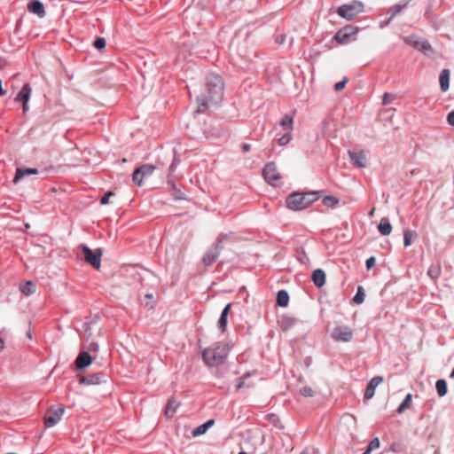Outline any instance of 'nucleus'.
<instances>
[{"instance_id":"23","label":"nucleus","mask_w":454,"mask_h":454,"mask_svg":"<svg viewBox=\"0 0 454 454\" xmlns=\"http://www.w3.org/2000/svg\"><path fill=\"white\" fill-rule=\"evenodd\" d=\"M231 303L227 304L223 309L221 317L218 320V327L222 333H224L227 325V317L231 310Z\"/></svg>"},{"instance_id":"7","label":"nucleus","mask_w":454,"mask_h":454,"mask_svg":"<svg viewBox=\"0 0 454 454\" xmlns=\"http://www.w3.org/2000/svg\"><path fill=\"white\" fill-rule=\"evenodd\" d=\"M155 170V167L151 164H144L141 167L135 169L132 181L137 186H142L144 184V180L150 177Z\"/></svg>"},{"instance_id":"8","label":"nucleus","mask_w":454,"mask_h":454,"mask_svg":"<svg viewBox=\"0 0 454 454\" xmlns=\"http://www.w3.org/2000/svg\"><path fill=\"white\" fill-rule=\"evenodd\" d=\"M223 249L222 242L219 240L217 243L213 245L204 254L202 262L205 266L212 265L219 257V254Z\"/></svg>"},{"instance_id":"44","label":"nucleus","mask_w":454,"mask_h":454,"mask_svg":"<svg viewBox=\"0 0 454 454\" xmlns=\"http://www.w3.org/2000/svg\"><path fill=\"white\" fill-rule=\"evenodd\" d=\"M365 263H366V268H367L368 270H370V269H371V268H372V267L374 266V264H375V258H374L373 256H372V257L368 258V259L366 260V262H365Z\"/></svg>"},{"instance_id":"36","label":"nucleus","mask_w":454,"mask_h":454,"mask_svg":"<svg viewBox=\"0 0 454 454\" xmlns=\"http://www.w3.org/2000/svg\"><path fill=\"white\" fill-rule=\"evenodd\" d=\"M364 300V293L363 287L359 286L357 289V293L353 298V301L356 304H361Z\"/></svg>"},{"instance_id":"6","label":"nucleus","mask_w":454,"mask_h":454,"mask_svg":"<svg viewBox=\"0 0 454 454\" xmlns=\"http://www.w3.org/2000/svg\"><path fill=\"white\" fill-rule=\"evenodd\" d=\"M262 175L266 182L273 186H278L281 184V176L274 162H269L264 166Z\"/></svg>"},{"instance_id":"30","label":"nucleus","mask_w":454,"mask_h":454,"mask_svg":"<svg viewBox=\"0 0 454 454\" xmlns=\"http://www.w3.org/2000/svg\"><path fill=\"white\" fill-rule=\"evenodd\" d=\"M289 301V295L285 290H281L277 295V303L281 307H286Z\"/></svg>"},{"instance_id":"32","label":"nucleus","mask_w":454,"mask_h":454,"mask_svg":"<svg viewBox=\"0 0 454 454\" xmlns=\"http://www.w3.org/2000/svg\"><path fill=\"white\" fill-rule=\"evenodd\" d=\"M417 236L414 231L404 230L403 231V245L405 247L411 244L412 239Z\"/></svg>"},{"instance_id":"31","label":"nucleus","mask_w":454,"mask_h":454,"mask_svg":"<svg viewBox=\"0 0 454 454\" xmlns=\"http://www.w3.org/2000/svg\"><path fill=\"white\" fill-rule=\"evenodd\" d=\"M411 402H412V395L408 394L405 396V399L403 401V403L397 408V410H396L397 413H399V414L403 413L405 410L411 408Z\"/></svg>"},{"instance_id":"22","label":"nucleus","mask_w":454,"mask_h":454,"mask_svg":"<svg viewBox=\"0 0 454 454\" xmlns=\"http://www.w3.org/2000/svg\"><path fill=\"white\" fill-rule=\"evenodd\" d=\"M450 70L449 69H443L439 76V82L441 90L445 92L450 88Z\"/></svg>"},{"instance_id":"46","label":"nucleus","mask_w":454,"mask_h":454,"mask_svg":"<svg viewBox=\"0 0 454 454\" xmlns=\"http://www.w3.org/2000/svg\"><path fill=\"white\" fill-rule=\"evenodd\" d=\"M248 377V374L243 376L240 380H239V382L237 384V387L236 388L237 389H240L242 388L244 386H245V379Z\"/></svg>"},{"instance_id":"54","label":"nucleus","mask_w":454,"mask_h":454,"mask_svg":"<svg viewBox=\"0 0 454 454\" xmlns=\"http://www.w3.org/2000/svg\"><path fill=\"white\" fill-rule=\"evenodd\" d=\"M374 213H375V208H372V209L370 211V213H369L370 216H372V215H374Z\"/></svg>"},{"instance_id":"12","label":"nucleus","mask_w":454,"mask_h":454,"mask_svg":"<svg viewBox=\"0 0 454 454\" xmlns=\"http://www.w3.org/2000/svg\"><path fill=\"white\" fill-rule=\"evenodd\" d=\"M349 157L353 165L357 168H365L367 165V157L364 151H349Z\"/></svg>"},{"instance_id":"27","label":"nucleus","mask_w":454,"mask_h":454,"mask_svg":"<svg viewBox=\"0 0 454 454\" xmlns=\"http://www.w3.org/2000/svg\"><path fill=\"white\" fill-rule=\"evenodd\" d=\"M378 229H379V231L384 235V236H387V235H389L392 231V225L390 224L389 221L387 218H382L380 220V223L378 226Z\"/></svg>"},{"instance_id":"41","label":"nucleus","mask_w":454,"mask_h":454,"mask_svg":"<svg viewBox=\"0 0 454 454\" xmlns=\"http://www.w3.org/2000/svg\"><path fill=\"white\" fill-rule=\"evenodd\" d=\"M347 82H348V78L344 77L342 81L335 83V85H334L335 90L340 91V90H343L345 88V85Z\"/></svg>"},{"instance_id":"37","label":"nucleus","mask_w":454,"mask_h":454,"mask_svg":"<svg viewBox=\"0 0 454 454\" xmlns=\"http://www.w3.org/2000/svg\"><path fill=\"white\" fill-rule=\"evenodd\" d=\"M300 394L305 397H312L315 394V391L312 387L305 386L300 389Z\"/></svg>"},{"instance_id":"49","label":"nucleus","mask_w":454,"mask_h":454,"mask_svg":"<svg viewBox=\"0 0 454 454\" xmlns=\"http://www.w3.org/2000/svg\"><path fill=\"white\" fill-rule=\"evenodd\" d=\"M390 95L388 93H385L383 97V105H387L388 103V98Z\"/></svg>"},{"instance_id":"51","label":"nucleus","mask_w":454,"mask_h":454,"mask_svg":"<svg viewBox=\"0 0 454 454\" xmlns=\"http://www.w3.org/2000/svg\"><path fill=\"white\" fill-rule=\"evenodd\" d=\"M4 94H5V91L3 90L2 81L0 80V96H3Z\"/></svg>"},{"instance_id":"5","label":"nucleus","mask_w":454,"mask_h":454,"mask_svg":"<svg viewBox=\"0 0 454 454\" xmlns=\"http://www.w3.org/2000/svg\"><path fill=\"white\" fill-rule=\"evenodd\" d=\"M64 411L65 407L63 405L51 406L49 408L43 418L45 427L56 426L61 420Z\"/></svg>"},{"instance_id":"17","label":"nucleus","mask_w":454,"mask_h":454,"mask_svg":"<svg viewBox=\"0 0 454 454\" xmlns=\"http://www.w3.org/2000/svg\"><path fill=\"white\" fill-rule=\"evenodd\" d=\"M27 10L40 18H43L45 16L44 6L43 3L38 0L31 2L27 5Z\"/></svg>"},{"instance_id":"2","label":"nucleus","mask_w":454,"mask_h":454,"mask_svg":"<svg viewBox=\"0 0 454 454\" xmlns=\"http://www.w3.org/2000/svg\"><path fill=\"white\" fill-rule=\"evenodd\" d=\"M231 348V346L228 343L216 342L204 349L202 358L207 365L210 367L218 366L225 361Z\"/></svg>"},{"instance_id":"1","label":"nucleus","mask_w":454,"mask_h":454,"mask_svg":"<svg viewBox=\"0 0 454 454\" xmlns=\"http://www.w3.org/2000/svg\"><path fill=\"white\" fill-rule=\"evenodd\" d=\"M224 83L222 77L215 74H209L197 98L200 102L198 111L203 112L208 106L217 105L222 101Z\"/></svg>"},{"instance_id":"4","label":"nucleus","mask_w":454,"mask_h":454,"mask_svg":"<svg viewBox=\"0 0 454 454\" xmlns=\"http://www.w3.org/2000/svg\"><path fill=\"white\" fill-rule=\"evenodd\" d=\"M364 12V4L361 1H352L349 4H343L337 9V14L347 20H352L360 13Z\"/></svg>"},{"instance_id":"45","label":"nucleus","mask_w":454,"mask_h":454,"mask_svg":"<svg viewBox=\"0 0 454 454\" xmlns=\"http://www.w3.org/2000/svg\"><path fill=\"white\" fill-rule=\"evenodd\" d=\"M447 121L450 125L454 126V110L448 114Z\"/></svg>"},{"instance_id":"42","label":"nucleus","mask_w":454,"mask_h":454,"mask_svg":"<svg viewBox=\"0 0 454 454\" xmlns=\"http://www.w3.org/2000/svg\"><path fill=\"white\" fill-rule=\"evenodd\" d=\"M114 193L113 192H107L100 200V204L101 205H106L108 203L109 201V199L114 196Z\"/></svg>"},{"instance_id":"35","label":"nucleus","mask_w":454,"mask_h":454,"mask_svg":"<svg viewBox=\"0 0 454 454\" xmlns=\"http://www.w3.org/2000/svg\"><path fill=\"white\" fill-rule=\"evenodd\" d=\"M75 366L77 369H83L85 368V351L81 350L76 361H75Z\"/></svg>"},{"instance_id":"56","label":"nucleus","mask_w":454,"mask_h":454,"mask_svg":"<svg viewBox=\"0 0 454 454\" xmlns=\"http://www.w3.org/2000/svg\"><path fill=\"white\" fill-rule=\"evenodd\" d=\"M371 452H368V449L363 453V454H370Z\"/></svg>"},{"instance_id":"21","label":"nucleus","mask_w":454,"mask_h":454,"mask_svg":"<svg viewBox=\"0 0 454 454\" xmlns=\"http://www.w3.org/2000/svg\"><path fill=\"white\" fill-rule=\"evenodd\" d=\"M98 351V345L96 342H91L87 348V367L97 359Z\"/></svg>"},{"instance_id":"48","label":"nucleus","mask_w":454,"mask_h":454,"mask_svg":"<svg viewBox=\"0 0 454 454\" xmlns=\"http://www.w3.org/2000/svg\"><path fill=\"white\" fill-rule=\"evenodd\" d=\"M28 109H29L28 102L22 103L23 113L26 114L28 111Z\"/></svg>"},{"instance_id":"9","label":"nucleus","mask_w":454,"mask_h":454,"mask_svg":"<svg viewBox=\"0 0 454 454\" xmlns=\"http://www.w3.org/2000/svg\"><path fill=\"white\" fill-rule=\"evenodd\" d=\"M332 337L336 341L348 342L353 339V332L347 325L338 326L333 330Z\"/></svg>"},{"instance_id":"24","label":"nucleus","mask_w":454,"mask_h":454,"mask_svg":"<svg viewBox=\"0 0 454 454\" xmlns=\"http://www.w3.org/2000/svg\"><path fill=\"white\" fill-rule=\"evenodd\" d=\"M311 278L315 286L318 287L323 286L325 283V273L320 269L315 270Z\"/></svg>"},{"instance_id":"28","label":"nucleus","mask_w":454,"mask_h":454,"mask_svg":"<svg viewBox=\"0 0 454 454\" xmlns=\"http://www.w3.org/2000/svg\"><path fill=\"white\" fill-rule=\"evenodd\" d=\"M20 290L22 294L28 296L35 292V286L32 281H27L20 286Z\"/></svg>"},{"instance_id":"10","label":"nucleus","mask_w":454,"mask_h":454,"mask_svg":"<svg viewBox=\"0 0 454 454\" xmlns=\"http://www.w3.org/2000/svg\"><path fill=\"white\" fill-rule=\"evenodd\" d=\"M358 27H354L351 25L345 26L336 33L334 39L339 43H346L350 36L358 33Z\"/></svg>"},{"instance_id":"15","label":"nucleus","mask_w":454,"mask_h":454,"mask_svg":"<svg viewBox=\"0 0 454 454\" xmlns=\"http://www.w3.org/2000/svg\"><path fill=\"white\" fill-rule=\"evenodd\" d=\"M383 381V378L380 376H376L372 378L364 391V398L371 399L373 397L376 387Z\"/></svg>"},{"instance_id":"47","label":"nucleus","mask_w":454,"mask_h":454,"mask_svg":"<svg viewBox=\"0 0 454 454\" xmlns=\"http://www.w3.org/2000/svg\"><path fill=\"white\" fill-rule=\"evenodd\" d=\"M251 148V145L249 144H243L242 150L244 153H247Z\"/></svg>"},{"instance_id":"18","label":"nucleus","mask_w":454,"mask_h":454,"mask_svg":"<svg viewBox=\"0 0 454 454\" xmlns=\"http://www.w3.org/2000/svg\"><path fill=\"white\" fill-rule=\"evenodd\" d=\"M38 173V169L35 168H17L16 174L13 178V183L17 184L19 183L24 176H29V175H36Z\"/></svg>"},{"instance_id":"14","label":"nucleus","mask_w":454,"mask_h":454,"mask_svg":"<svg viewBox=\"0 0 454 454\" xmlns=\"http://www.w3.org/2000/svg\"><path fill=\"white\" fill-rule=\"evenodd\" d=\"M408 3H403V4H395L394 6H392L391 8H389L388 10V13H390V17L387 20H385L384 21H381L380 23V28H383L384 27L387 26L390 24V22L392 21V20L399 13L401 12V11L403 9H404L406 6H407Z\"/></svg>"},{"instance_id":"3","label":"nucleus","mask_w":454,"mask_h":454,"mask_svg":"<svg viewBox=\"0 0 454 454\" xmlns=\"http://www.w3.org/2000/svg\"><path fill=\"white\" fill-rule=\"evenodd\" d=\"M318 199L317 192L298 193L294 192L286 199V206L292 210H301Z\"/></svg>"},{"instance_id":"55","label":"nucleus","mask_w":454,"mask_h":454,"mask_svg":"<svg viewBox=\"0 0 454 454\" xmlns=\"http://www.w3.org/2000/svg\"><path fill=\"white\" fill-rule=\"evenodd\" d=\"M450 378L454 379V368H453V370H452V372L450 373Z\"/></svg>"},{"instance_id":"39","label":"nucleus","mask_w":454,"mask_h":454,"mask_svg":"<svg viewBox=\"0 0 454 454\" xmlns=\"http://www.w3.org/2000/svg\"><path fill=\"white\" fill-rule=\"evenodd\" d=\"M292 139L291 133L288 131L285 135H283L280 138H278V143L279 145L283 146L287 145Z\"/></svg>"},{"instance_id":"57","label":"nucleus","mask_w":454,"mask_h":454,"mask_svg":"<svg viewBox=\"0 0 454 454\" xmlns=\"http://www.w3.org/2000/svg\"><path fill=\"white\" fill-rule=\"evenodd\" d=\"M239 454H247V453H246V452H244V451H241V452H239Z\"/></svg>"},{"instance_id":"34","label":"nucleus","mask_w":454,"mask_h":454,"mask_svg":"<svg viewBox=\"0 0 454 454\" xmlns=\"http://www.w3.org/2000/svg\"><path fill=\"white\" fill-rule=\"evenodd\" d=\"M323 204L328 207H333L339 204V200L333 196H325L323 199Z\"/></svg>"},{"instance_id":"52","label":"nucleus","mask_w":454,"mask_h":454,"mask_svg":"<svg viewBox=\"0 0 454 454\" xmlns=\"http://www.w3.org/2000/svg\"><path fill=\"white\" fill-rule=\"evenodd\" d=\"M79 378H80V379H79V381H80V383H81V384H82V383H84V382H85V378H84V376H82V375H79Z\"/></svg>"},{"instance_id":"33","label":"nucleus","mask_w":454,"mask_h":454,"mask_svg":"<svg viewBox=\"0 0 454 454\" xmlns=\"http://www.w3.org/2000/svg\"><path fill=\"white\" fill-rule=\"evenodd\" d=\"M435 387L439 396L442 397L447 394V383L444 380H438Z\"/></svg>"},{"instance_id":"43","label":"nucleus","mask_w":454,"mask_h":454,"mask_svg":"<svg viewBox=\"0 0 454 454\" xmlns=\"http://www.w3.org/2000/svg\"><path fill=\"white\" fill-rule=\"evenodd\" d=\"M427 274L432 278H437L440 275V270L438 268H435V269L430 268L427 271Z\"/></svg>"},{"instance_id":"38","label":"nucleus","mask_w":454,"mask_h":454,"mask_svg":"<svg viewBox=\"0 0 454 454\" xmlns=\"http://www.w3.org/2000/svg\"><path fill=\"white\" fill-rule=\"evenodd\" d=\"M106 39L103 38V37H98L94 42H93V46L98 50V51H101L103 50L105 47H106Z\"/></svg>"},{"instance_id":"40","label":"nucleus","mask_w":454,"mask_h":454,"mask_svg":"<svg viewBox=\"0 0 454 454\" xmlns=\"http://www.w3.org/2000/svg\"><path fill=\"white\" fill-rule=\"evenodd\" d=\"M378 448H380V440L378 437H375L370 442V443L367 447L368 452H372V450H374Z\"/></svg>"},{"instance_id":"13","label":"nucleus","mask_w":454,"mask_h":454,"mask_svg":"<svg viewBox=\"0 0 454 454\" xmlns=\"http://www.w3.org/2000/svg\"><path fill=\"white\" fill-rule=\"evenodd\" d=\"M404 42L420 51L426 52L431 50V45L427 41L418 40L415 36H408L404 38Z\"/></svg>"},{"instance_id":"25","label":"nucleus","mask_w":454,"mask_h":454,"mask_svg":"<svg viewBox=\"0 0 454 454\" xmlns=\"http://www.w3.org/2000/svg\"><path fill=\"white\" fill-rule=\"evenodd\" d=\"M214 424H215L214 419L207 420L204 424H202L193 429V431L192 432V436L198 437L200 435L204 434Z\"/></svg>"},{"instance_id":"19","label":"nucleus","mask_w":454,"mask_h":454,"mask_svg":"<svg viewBox=\"0 0 454 454\" xmlns=\"http://www.w3.org/2000/svg\"><path fill=\"white\" fill-rule=\"evenodd\" d=\"M32 89L29 84H25L15 98L16 102H28L31 97Z\"/></svg>"},{"instance_id":"29","label":"nucleus","mask_w":454,"mask_h":454,"mask_svg":"<svg viewBox=\"0 0 454 454\" xmlns=\"http://www.w3.org/2000/svg\"><path fill=\"white\" fill-rule=\"evenodd\" d=\"M294 115L286 114L280 121V126L289 132L293 129Z\"/></svg>"},{"instance_id":"26","label":"nucleus","mask_w":454,"mask_h":454,"mask_svg":"<svg viewBox=\"0 0 454 454\" xmlns=\"http://www.w3.org/2000/svg\"><path fill=\"white\" fill-rule=\"evenodd\" d=\"M179 405H180V403L176 400H175L173 398L168 400L166 409H165V415L168 418L173 417L175 415L177 408L179 407Z\"/></svg>"},{"instance_id":"53","label":"nucleus","mask_w":454,"mask_h":454,"mask_svg":"<svg viewBox=\"0 0 454 454\" xmlns=\"http://www.w3.org/2000/svg\"><path fill=\"white\" fill-rule=\"evenodd\" d=\"M80 249L82 251V253L85 254V246L84 245H81L80 246Z\"/></svg>"},{"instance_id":"20","label":"nucleus","mask_w":454,"mask_h":454,"mask_svg":"<svg viewBox=\"0 0 454 454\" xmlns=\"http://www.w3.org/2000/svg\"><path fill=\"white\" fill-rule=\"evenodd\" d=\"M106 382V378L102 372H97L87 376V386L101 385Z\"/></svg>"},{"instance_id":"16","label":"nucleus","mask_w":454,"mask_h":454,"mask_svg":"<svg viewBox=\"0 0 454 454\" xmlns=\"http://www.w3.org/2000/svg\"><path fill=\"white\" fill-rule=\"evenodd\" d=\"M278 324L282 331L286 332L295 325L296 319L290 316H282Z\"/></svg>"},{"instance_id":"11","label":"nucleus","mask_w":454,"mask_h":454,"mask_svg":"<svg viewBox=\"0 0 454 454\" xmlns=\"http://www.w3.org/2000/svg\"><path fill=\"white\" fill-rule=\"evenodd\" d=\"M102 255L103 252L100 248L91 250L87 247V263L90 264L94 269H100Z\"/></svg>"},{"instance_id":"50","label":"nucleus","mask_w":454,"mask_h":454,"mask_svg":"<svg viewBox=\"0 0 454 454\" xmlns=\"http://www.w3.org/2000/svg\"><path fill=\"white\" fill-rule=\"evenodd\" d=\"M4 348V341L2 338H0V351Z\"/></svg>"}]
</instances>
